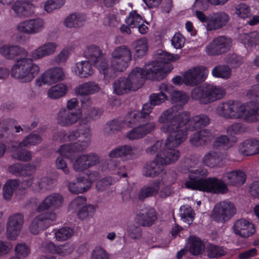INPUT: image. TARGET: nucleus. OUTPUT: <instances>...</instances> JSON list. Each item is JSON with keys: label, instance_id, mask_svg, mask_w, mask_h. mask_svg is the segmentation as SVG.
Instances as JSON below:
<instances>
[{"label": "nucleus", "instance_id": "obj_1", "mask_svg": "<svg viewBox=\"0 0 259 259\" xmlns=\"http://www.w3.org/2000/svg\"><path fill=\"white\" fill-rule=\"evenodd\" d=\"M161 132H174L181 131L186 134L188 131L196 130L208 125L209 117L205 115H199L190 119V115L184 111L177 110L174 106L164 111L158 118Z\"/></svg>", "mask_w": 259, "mask_h": 259}, {"label": "nucleus", "instance_id": "obj_2", "mask_svg": "<svg viewBox=\"0 0 259 259\" xmlns=\"http://www.w3.org/2000/svg\"><path fill=\"white\" fill-rule=\"evenodd\" d=\"M154 58L155 60L146 64L144 69L136 68L134 70L131 74V79H134L135 77L160 80L173 69L169 62L178 60L180 57L178 54H172L158 50L154 54Z\"/></svg>", "mask_w": 259, "mask_h": 259}, {"label": "nucleus", "instance_id": "obj_3", "mask_svg": "<svg viewBox=\"0 0 259 259\" xmlns=\"http://www.w3.org/2000/svg\"><path fill=\"white\" fill-rule=\"evenodd\" d=\"M169 134L164 143L157 142L147 150L150 154L157 152V159H160L164 166L176 161L180 157L179 150L174 148L178 147L186 140V134L178 131L172 132H163Z\"/></svg>", "mask_w": 259, "mask_h": 259}, {"label": "nucleus", "instance_id": "obj_4", "mask_svg": "<svg viewBox=\"0 0 259 259\" xmlns=\"http://www.w3.org/2000/svg\"><path fill=\"white\" fill-rule=\"evenodd\" d=\"M60 141L69 142L60 146L58 150L59 154L63 156L69 157L71 152H80L85 150L91 143L92 133L90 126L60 133Z\"/></svg>", "mask_w": 259, "mask_h": 259}, {"label": "nucleus", "instance_id": "obj_5", "mask_svg": "<svg viewBox=\"0 0 259 259\" xmlns=\"http://www.w3.org/2000/svg\"><path fill=\"white\" fill-rule=\"evenodd\" d=\"M208 174L206 169H191L189 172V180L186 182V187L191 190L213 193H225L228 192L226 184L215 178L204 179Z\"/></svg>", "mask_w": 259, "mask_h": 259}, {"label": "nucleus", "instance_id": "obj_6", "mask_svg": "<svg viewBox=\"0 0 259 259\" xmlns=\"http://www.w3.org/2000/svg\"><path fill=\"white\" fill-rule=\"evenodd\" d=\"M257 110L256 102L249 104H240L234 101H227L220 104L216 109V113L225 118H241L248 119L255 114Z\"/></svg>", "mask_w": 259, "mask_h": 259}, {"label": "nucleus", "instance_id": "obj_7", "mask_svg": "<svg viewBox=\"0 0 259 259\" xmlns=\"http://www.w3.org/2000/svg\"><path fill=\"white\" fill-rule=\"evenodd\" d=\"M39 71V66L34 64L33 59L22 57L18 60L11 69L12 76L24 82L32 80Z\"/></svg>", "mask_w": 259, "mask_h": 259}, {"label": "nucleus", "instance_id": "obj_8", "mask_svg": "<svg viewBox=\"0 0 259 259\" xmlns=\"http://www.w3.org/2000/svg\"><path fill=\"white\" fill-rule=\"evenodd\" d=\"M225 94V90L221 87L204 84L193 89L191 97L200 103L206 104L221 99Z\"/></svg>", "mask_w": 259, "mask_h": 259}, {"label": "nucleus", "instance_id": "obj_9", "mask_svg": "<svg viewBox=\"0 0 259 259\" xmlns=\"http://www.w3.org/2000/svg\"><path fill=\"white\" fill-rule=\"evenodd\" d=\"M152 105L151 103L145 104L143 106L141 112L135 114L136 118H139L140 122H146V123L131 131V139L141 138L155 128L156 125L155 122L150 121L152 118L149 116V114L152 110Z\"/></svg>", "mask_w": 259, "mask_h": 259}, {"label": "nucleus", "instance_id": "obj_10", "mask_svg": "<svg viewBox=\"0 0 259 259\" xmlns=\"http://www.w3.org/2000/svg\"><path fill=\"white\" fill-rule=\"evenodd\" d=\"M199 10V9H196L195 16L205 25L208 31L220 29L226 25L229 21V16L225 12L213 13L207 17L202 12Z\"/></svg>", "mask_w": 259, "mask_h": 259}, {"label": "nucleus", "instance_id": "obj_11", "mask_svg": "<svg viewBox=\"0 0 259 259\" xmlns=\"http://www.w3.org/2000/svg\"><path fill=\"white\" fill-rule=\"evenodd\" d=\"M171 192L170 184L166 183L164 180L153 181L143 187L139 193V198L141 200L159 194V197L165 198L169 196Z\"/></svg>", "mask_w": 259, "mask_h": 259}, {"label": "nucleus", "instance_id": "obj_12", "mask_svg": "<svg viewBox=\"0 0 259 259\" xmlns=\"http://www.w3.org/2000/svg\"><path fill=\"white\" fill-rule=\"evenodd\" d=\"M236 212V208L233 203L224 201L214 205L211 217L217 222L224 223L230 220Z\"/></svg>", "mask_w": 259, "mask_h": 259}, {"label": "nucleus", "instance_id": "obj_13", "mask_svg": "<svg viewBox=\"0 0 259 259\" xmlns=\"http://www.w3.org/2000/svg\"><path fill=\"white\" fill-rule=\"evenodd\" d=\"M232 39L221 36L214 38L205 47V52L209 56L219 55L229 51L232 47Z\"/></svg>", "mask_w": 259, "mask_h": 259}, {"label": "nucleus", "instance_id": "obj_14", "mask_svg": "<svg viewBox=\"0 0 259 259\" xmlns=\"http://www.w3.org/2000/svg\"><path fill=\"white\" fill-rule=\"evenodd\" d=\"M56 214L54 212H46L35 217L29 227L30 232L34 235L39 234L48 228L56 220Z\"/></svg>", "mask_w": 259, "mask_h": 259}, {"label": "nucleus", "instance_id": "obj_15", "mask_svg": "<svg viewBox=\"0 0 259 259\" xmlns=\"http://www.w3.org/2000/svg\"><path fill=\"white\" fill-rule=\"evenodd\" d=\"M208 74V69L203 66L190 68L184 73V83L187 85H196L204 81Z\"/></svg>", "mask_w": 259, "mask_h": 259}, {"label": "nucleus", "instance_id": "obj_16", "mask_svg": "<svg viewBox=\"0 0 259 259\" xmlns=\"http://www.w3.org/2000/svg\"><path fill=\"white\" fill-rule=\"evenodd\" d=\"M24 223V215L16 213L10 216L7 223V233L8 238L14 239L20 233Z\"/></svg>", "mask_w": 259, "mask_h": 259}, {"label": "nucleus", "instance_id": "obj_17", "mask_svg": "<svg viewBox=\"0 0 259 259\" xmlns=\"http://www.w3.org/2000/svg\"><path fill=\"white\" fill-rule=\"evenodd\" d=\"M45 23L41 18L29 19L20 23L17 26L19 32L26 34H34L40 32L45 27Z\"/></svg>", "mask_w": 259, "mask_h": 259}, {"label": "nucleus", "instance_id": "obj_18", "mask_svg": "<svg viewBox=\"0 0 259 259\" xmlns=\"http://www.w3.org/2000/svg\"><path fill=\"white\" fill-rule=\"evenodd\" d=\"M234 234L242 238H248L255 232L253 224L245 219H240L234 222L232 227Z\"/></svg>", "mask_w": 259, "mask_h": 259}, {"label": "nucleus", "instance_id": "obj_19", "mask_svg": "<svg viewBox=\"0 0 259 259\" xmlns=\"http://www.w3.org/2000/svg\"><path fill=\"white\" fill-rule=\"evenodd\" d=\"M81 116V113H75L72 111L62 108L57 114V122L62 126H70L77 122Z\"/></svg>", "mask_w": 259, "mask_h": 259}, {"label": "nucleus", "instance_id": "obj_20", "mask_svg": "<svg viewBox=\"0 0 259 259\" xmlns=\"http://www.w3.org/2000/svg\"><path fill=\"white\" fill-rule=\"evenodd\" d=\"M64 200L62 195L58 193H52L48 196L38 206L37 211L39 212L50 208L57 209L62 206Z\"/></svg>", "mask_w": 259, "mask_h": 259}, {"label": "nucleus", "instance_id": "obj_21", "mask_svg": "<svg viewBox=\"0 0 259 259\" xmlns=\"http://www.w3.org/2000/svg\"><path fill=\"white\" fill-rule=\"evenodd\" d=\"M1 54L6 59H13L16 57H26L27 51L18 46L4 45L0 48Z\"/></svg>", "mask_w": 259, "mask_h": 259}, {"label": "nucleus", "instance_id": "obj_22", "mask_svg": "<svg viewBox=\"0 0 259 259\" xmlns=\"http://www.w3.org/2000/svg\"><path fill=\"white\" fill-rule=\"evenodd\" d=\"M65 77L63 69L55 67L47 70L41 76L40 79L44 84H51L62 80Z\"/></svg>", "mask_w": 259, "mask_h": 259}, {"label": "nucleus", "instance_id": "obj_23", "mask_svg": "<svg viewBox=\"0 0 259 259\" xmlns=\"http://www.w3.org/2000/svg\"><path fill=\"white\" fill-rule=\"evenodd\" d=\"M84 56L96 67L106 59L102 50L97 46L88 47L84 52Z\"/></svg>", "mask_w": 259, "mask_h": 259}, {"label": "nucleus", "instance_id": "obj_24", "mask_svg": "<svg viewBox=\"0 0 259 259\" xmlns=\"http://www.w3.org/2000/svg\"><path fill=\"white\" fill-rule=\"evenodd\" d=\"M135 219L143 226H152L157 219L156 211L152 207L146 208L137 214Z\"/></svg>", "mask_w": 259, "mask_h": 259}, {"label": "nucleus", "instance_id": "obj_25", "mask_svg": "<svg viewBox=\"0 0 259 259\" xmlns=\"http://www.w3.org/2000/svg\"><path fill=\"white\" fill-rule=\"evenodd\" d=\"M56 45L52 42H47L39 47L31 53L33 60H37L49 56L55 53Z\"/></svg>", "mask_w": 259, "mask_h": 259}, {"label": "nucleus", "instance_id": "obj_26", "mask_svg": "<svg viewBox=\"0 0 259 259\" xmlns=\"http://www.w3.org/2000/svg\"><path fill=\"white\" fill-rule=\"evenodd\" d=\"M32 5L24 1H16L12 5V9L14 12V16L19 18L30 17L32 14Z\"/></svg>", "mask_w": 259, "mask_h": 259}, {"label": "nucleus", "instance_id": "obj_27", "mask_svg": "<svg viewBox=\"0 0 259 259\" xmlns=\"http://www.w3.org/2000/svg\"><path fill=\"white\" fill-rule=\"evenodd\" d=\"M223 178L228 184L234 186L242 185L246 180L245 174L240 170L227 172L223 175Z\"/></svg>", "mask_w": 259, "mask_h": 259}, {"label": "nucleus", "instance_id": "obj_28", "mask_svg": "<svg viewBox=\"0 0 259 259\" xmlns=\"http://www.w3.org/2000/svg\"><path fill=\"white\" fill-rule=\"evenodd\" d=\"M213 135L209 131L204 130L194 133L190 138V143L195 146H200L210 142Z\"/></svg>", "mask_w": 259, "mask_h": 259}, {"label": "nucleus", "instance_id": "obj_29", "mask_svg": "<svg viewBox=\"0 0 259 259\" xmlns=\"http://www.w3.org/2000/svg\"><path fill=\"white\" fill-rule=\"evenodd\" d=\"M159 93L152 94L150 96V101L152 106L159 105L167 99L166 95L163 93L165 92L170 93L172 90V86L165 83H162L159 85Z\"/></svg>", "mask_w": 259, "mask_h": 259}, {"label": "nucleus", "instance_id": "obj_30", "mask_svg": "<svg viewBox=\"0 0 259 259\" xmlns=\"http://www.w3.org/2000/svg\"><path fill=\"white\" fill-rule=\"evenodd\" d=\"M164 166L160 159H157V156L155 160L147 164L144 168L143 174L146 177H155L161 173L164 169Z\"/></svg>", "mask_w": 259, "mask_h": 259}, {"label": "nucleus", "instance_id": "obj_31", "mask_svg": "<svg viewBox=\"0 0 259 259\" xmlns=\"http://www.w3.org/2000/svg\"><path fill=\"white\" fill-rule=\"evenodd\" d=\"M100 90L99 85L95 82H87L82 83L75 89V93L81 96H89L98 92Z\"/></svg>", "mask_w": 259, "mask_h": 259}, {"label": "nucleus", "instance_id": "obj_32", "mask_svg": "<svg viewBox=\"0 0 259 259\" xmlns=\"http://www.w3.org/2000/svg\"><path fill=\"white\" fill-rule=\"evenodd\" d=\"M130 74L127 77H119L113 83L114 92L118 95H123L130 91Z\"/></svg>", "mask_w": 259, "mask_h": 259}, {"label": "nucleus", "instance_id": "obj_33", "mask_svg": "<svg viewBox=\"0 0 259 259\" xmlns=\"http://www.w3.org/2000/svg\"><path fill=\"white\" fill-rule=\"evenodd\" d=\"M91 63L89 61H82L76 64L75 71L81 78H85L94 73Z\"/></svg>", "mask_w": 259, "mask_h": 259}, {"label": "nucleus", "instance_id": "obj_34", "mask_svg": "<svg viewBox=\"0 0 259 259\" xmlns=\"http://www.w3.org/2000/svg\"><path fill=\"white\" fill-rule=\"evenodd\" d=\"M239 40L246 47H250L259 45V32L253 31L249 33H243L240 35Z\"/></svg>", "mask_w": 259, "mask_h": 259}, {"label": "nucleus", "instance_id": "obj_35", "mask_svg": "<svg viewBox=\"0 0 259 259\" xmlns=\"http://www.w3.org/2000/svg\"><path fill=\"white\" fill-rule=\"evenodd\" d=\"M241 150L246 155H253L259 153V141L256 140H247L242 144Z\"/></svg>", "mask_w": 259, "mask_h": 259}, {"label": "nucleus", "instance_id": "obj_36", "mask_svg": "<svg viewBox=\"0 0 259 259\" xmlns=\"http://www.w3.org/2000/svg\"><path fill=\"white\" fill-rule=\"evenodd\" d=\"M134 55L136 57L139 58L146 54L148 50L147 38H141L136 40L134 44Z\"/></svg>", "mask_w": 259, "mask_h": 259}, {"label": "nucleus", "instance_id": "obj_37", "mask_svg": "<svg viewBox=\"0 0 259 259\" xmlns=\"http://www.w3.org/2000/svg\"><path fill=\"white\" fill-rule=\"evenodd\" d=\"M13 124L11 119L0 122V140H7L13 137Z\"/></svg>", "mask_w": 259, "mask_h": 259}, {"label": "nucleus", "instance_id": "obj_38", "mask_svg": "<svg viewBox=\"0 0 259 259\" xmlns=\"http://www.w3.org/2000/svg\"><path fill=\"white\" fill-rule=\"evenodd\" d=\"M20 184L18 180H12L8 181L3 187V197L5 199L9 200L11 199L14 191L18 188Z\"/></svg>", "mask_w": 259, "mask_h": 259}, {"label": "nucleus", "instance_id": "obj_39", "mask_svg": "<svg viewBox=\"0 0 259 259\" xmlns=\"http://www.w3.org/2000/svg\"><path fill=\"white\" fill-rule=\"evenodd\" d=\"M97 68H98L101 73L104 74V77L106 78H113L118 74L117 72L113 69L112 64H110V66H109L106 59L101 62L100 65H98Z\"/></svg>", "mask_w": 259, "mask_h": 259}, {"label": "nucleus", "instance_id": "obj_40", "mask_svg": "<svg viewBox=\"0 0 259 259\" xmlns=\"http://www.w3.org/2000/svg\"><path fill=\"white\" fill-rule=\"evenodd\" d=\"M188 245L190 252L194 255L200 254L204 250V246L202 242L195 236H191L189 238Z\"/></svg>", "mask_w": 259, "mask_h": 259}, {"label": "nucleus", "instance_id": "obj_41", "mask_svg": "<svg viewBox=\"0 0 259 259\" xmlns=\"http://www.w3.org/2000/svg\"><path fill=\"white\" fill-rule=\"evenodd\" d=\"M67 88L63 83H58L50 89L48 95L50 98L58 99L64 96L67 93Z\"/></svg>", "mask_w": 259, "mask_h": 259}, {"label": "nucleus", "instance_id": "obj_42", "mask_svg": "<svg viewBox=\"0 0 259 259\" xmlns=\"http://www.w3.org/2000/svg\"><path fill=\"white\" fill-rule=\"evenodd\" d=\"M212 75L216 77L228 79L232 74L231 68L225 65H219L215 66L211 71Z\"/></svg>", "mask_w": 259, "mask_h": 259}, {"label": "nucleus", "instance_id": "obj_43", "mask_svg": "<svg viewBox=\"0 0 259 259\" xmlns=\"http://www.w3.org/2000/svg\"><path fill=\"white\" fill-rule=\"evenodd\" d=\"M229 0H197L195 1L194 3V7L196 9L206 10L209 7V4L214 6H218L224 5Z\"/></svg>", "mask_w": 259, "mask_h": 259}, {"label": "nucleus", "instance_id": "obj_44", "mask_svg": "<svg viewBox=\"0 0 259 259\" xmlns=\"http://www.w3.org/2000/svg\"><path fill=\"white\" fill-rule=\"evenodd\" d=\"M56 183L57 182L55 179L44 177L37 182V186L38 188H36V190L38 191H45L51 190L56 185Z\"/></svg>", "mask_w": 259, "mask_h": 259}, {"label": "nucleus", "instance_id": "obj_45", "mask_svg": "<svg viewBox=\"0 0 259 259\" xmlns=\"http://www.w3.org/2000/svg\"><path fill=\"white\" fill-rule=\"evenodd\" d=\"M129 61V59H120L112 56L110 64H112L113 69L115 70L117 73H119L123 72L126 69L128 66Z\"/></svg>", "mask_w": 259, "mask_h": 259}, {"label": "nucleus", "instance_id": "obj_46", "mask_svg": "<svg viewBox=\"0 0 259 259\" xmlns=\"http://www.w3.org/2000/svg\"><path fill=\"white\" fill-rule=\"evenodd\" d=\"M180 210L181 219L189 225L191 224L195 215L192 208L188 205H183L180 207Z\"/></svg>", "mask_w": 259, "mask_h": 259}, {"label": "nucleus", "instance_id": "obj_47", "mask_svg": "<svg viewBox=\"0 0 259 259\" xmlns=\"http://www.w3.org/2000/svg\"><path fill=\"white\" fill-rule=\"evenodd\" d=\"M11 156L14 159L23 162L29 161L32 158L31 152L25 149L14 150Z\"/></svg>", "mask_w": 259, "mask_h": 259}, {"label": "nucleus", "instance_id": "obj_48", "mask_svg": "<svg viewBox=\"0 0 259 259\" xmlns=\"http://www.w3.org/2000/svg\"><path fill=\"white\" fill-rule=\"evenodd\" d=\"M130 154V146L126 145L119 146L111 150L108 154L111 158L124 157Z\"/></svg>", "mask_w": 259, "mask_h": 259}, {"label": "nucleus", "instance_id": "obj_49", "mask_svg": "<svg viewBox=\"0 0 259 259\" xmlns=\"http://www.w3.org/2000/svg\"><path fill=\"white\" fill-rule=\"evenodd\" d=\"M170 92V98L172 102L179 104L180 105L186 104L188 101V96L183 92L178 91Z\"/></svg>", "mask_w": 259, "mask_h": 259}, {"label": "nucleus", "instance_id": "obj_50", "mask_svg": "<svg viewBox=\"0 0 259 259\" xmlns=\"http://www.w3.org/2000/svg\"><path fill=\"white\" fill-rule=\"evenodd\" d=\"M73 233L74 231L71 228L62 227L55 232V237L57 240L63 241L70 238Z\"/></svg>", "mask_w": 259, "mask_h": 259}, {"label": "nucleus", "instance_id": "obj_51", "mask_svg": "<svg viewBox=\"0 0 259 259\" xmlns=\"http://www.w3.org/2000/svg\"><path fill=\"white\" fill-rule=\"evenodd\" d=\"M220 157L214 152H211L206 154L203 159V163L209 167H214L220 163Z\"/></svg>", "mask_w": 259, "mask_h": 259}, {"label": "nucleus", "instance_id": "obj_52", "mask_svg": "<svg viewBox=\"0 0 259 259\" xmlns=\"http://www.w3.org/2000/svg\"><path fill=\"white\" fill-rule=\"evenodd\" d=\"M235 14L241 19L248 18L251 14L250 7L244 3L239 4L235 7Z\"/></svg>", "mask_w": 259, "mask_h": 259}, {"label": "nucleus", "instance_id": "obj_53", "mask_svg": "<svg viewBox=\"0 0 259 259\" xmlns=\"http://www.w3.org/2000/svg\"><path fill=\"white\" fill-rule=\"evenodd\" d=\"M111 56L117 58L130 59V49L126 46L122 45L115 48Z\"/></svg>", "mask_w": 259, "mask_h": 259}, {"label": "nucleus", "instance_id": "obj_54", "mask_svg": "<svg viewBox=\"0 0 259 259\" xmlns=\"http://www.w3.org/2000/svg\"><path fill=\"white\" fill-rule=\"evenodd\" d=\"M41 141V138L38 134H30L21 142L19 143V145H22L24 147H27L29 145H34L40 143Z\"/></svg>", "mask_w": 259, "mask_h": 259}, {"label": "nucleus", "instance_id": "obj_55", "mask_svg": "<svg viewBox=\"0 0 259 259\" xmlns=\"http://www.w3.org/2000/svg\"><path fill=\"white\" fill-rule=\"evenodd\" d=\"M64 24L68 27H78L82 25V21L76 14H72L67 17Z\"/></svg>", "mask_w": 259, "mask_h": 259}, {"label": "nucleus", "instance_id": "obj_56", "mask_svg": "<svg viewBox=\"0 0 259 259\" xmlns=\"http://www.w3.org/2000/svg\"><path fill=\"white\" fill-rule=\"evenodd\" d=\"M85 158L84 155H82L76 158L73 166L75 171H81L89 168Z\"/></svg>", "mask_w": 259, "mask_h": 259}, {"label": "nucleus", "instance_id": "obj_57", "mask_svg": "<svg viewBox=\"0 0 259 259\" xmlns=\"http://www.w3.org/2000/svg\"><path fill=\"white\" fill-rule=\"evenodd\" d=\"M94 212V207L93 205H88L82 206L78 210L77 214L81 220H83L88 217H92Z\"/></svg>", "mask_w": 259, "mask_h": 259}, {"label": "nucleus", "instance_id": "obj_58", "mask_svg": "<svg viewBox=\"0 0 259 259\" xmlns=\"http://www.w3.org/2000/svg\"><path fill=\"white\" fill-rule=\"evenodd\" d=\"M64 3V0H49L45 3L44 8L48 13H51L53 10L61 8Z\"/></svg>", "mask_w": 259, "mask_h": 259}, {"label": "nucleus", "instance_id": "obj_59", "mask_svg": "<svg viewBox=\"0 0 259 259\" xmlns=\"http://www.w3.org/2000/svg\"><path fill=\"white\" fill-rule=\"evenodd\" d=\"M118 124V119H113L107 122L104 128L105 134L110 135L114 134L116 132L119 131Z\"/></svg>", "mask_w": 259, "mask_h": 259}, {"label": "nucleus", "instance_id": "obj_60", "mask_svg": "<svg viewBox=\"0 0 259 259\" xmlns=\"http://www.w3.org/2000/svg\"><path fill=\"white\" fill-rule=\"evenodd\" d=\"M226 251L221 247L210 245L207 250L208 255L210 257H218L224 255Z\"/></svg>", "mask_w": 259, "mask_h": 259}, {"label": "nucleus", "instance_id": "obj_61", "mask_svg": "<svg viewBox=\"0 0 259 259\" xmlns=\"http://www.w3.org/2000/svg\"><path fill=\"white\" fill-rule=\"evenodd\" d=\"M226 60L228 64L234 67L239 66L243 62L242 57L234 53L227 55Z\"/></svg>", "mask_w": 259, "mask_h": 259}, {"label": "nucleus", "instance_id": "obj_62", "mask_svg": "<svg viewBox=\"0 0 259 259\" xmlns=\"http://www.w3.org/2000/svg\"><path fill=\"white\" fill-rule=\"evenodd\" d=\"M15 256H18L19 258L20 257H25L30 252L29 248L25 243L18 244L15 247Z\"/></svg>", "mask_w": 259, "mask_h": 259}, {"label": "nucleus", "instance_id": "obj_63", "mask_svg": "<svg viewBox=\"0 0 259 259\" xmlns=\"http://www.w3.org/2000/svg\"><path fill=\"white\" fill-rule=\"evenodd\" d=\"M171 42L175 48L179 49L184 46L185 39L181 34L176 33L171 38Z\"/></svg>", "mask_w": 259, "mask_h": 259}, {"label": "nucleus", "instance_id": "obj_64", "mask_svg": "<svg viewBox=\"0 0 259 259\" xmlns=\"http://www.w3.org/2000/svg\"><path fill=\"white\" fill-rule=\"evenodd\" d=\"M91 259H108V256L103 248L98 247L93 251Z\"/></svg>", "mask_w": 259, "mask_h": 259}]
</instances>
